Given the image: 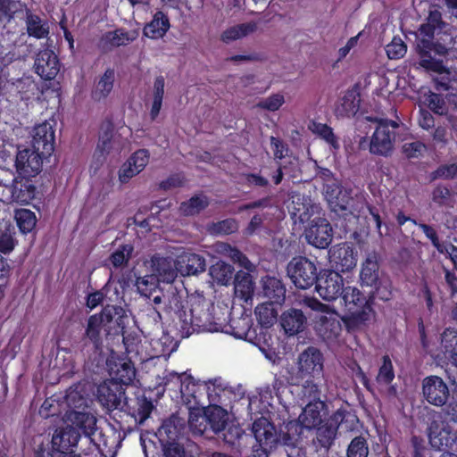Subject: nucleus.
I'll return each instance as SVG.
<instances>
[{"instance_id":"obj_1","label":"nucleus","mask_w":457,"mask_h":457,"mask_svg":"<svg viewBox=\"0 0 457 457\" xmlns=\"http://www.w3.org/2000/svg\"><path fill=\"white\" fill-rule=\"evenodd\" d=\"M453 33V26L443 20L441 12L435 9L429 11L416 34L414 50L418 65L427 72L441 75L432 79L434 88L439 92L451 88L447 62L457 54Z\"/></svg>"},{"instance_id":"obj_2","label":"nucleus","mask_w":457,"mask_h":457,"mask_svg":"<svg viewBox=\"0 0 457 457\" xmlns=\"http://www.w3.org/2000/svg\"><path fill=\"white\" fill-rule=\"evenodd\" d=\"M128 315L119 305H106L99 313L90 315L87 320L85 332L76 347L83 353H97L104 346L102 332L105 337L124 334Z\"/></svg>"},{"instance_id":"obj_3","label":"nucleus","mask_w":457,"mask_h":457,"mask_svg":"<svg viewBox=\"0 0 457 457\" xmlns=\"http://www.w3.org/2000/svg\"><path fill=\"white\" fill-rule=\"evenodd\" d=\"M340 297L347 312L344 322L349 329H356L367 325L375 315L373 304L378 296L371 292L366 295L358 287L347 286Z\"/></svg>"},{"instance_id":"obj_4","label":"nucleus","mask_w":457,"mask_h":457,"mask_svg":"<svg viewBox=\"0 0 457 457\" xmlns=\"http://www.w3.org/2000/svg\"><path fill=\"white\" fill-rule=\"evenodd\" d=\"M189 313L184 310L177 312V329L180 337L187 338L193 333L211 331L212 316L210 312L212 304L204 295L196 294L189 297Z\"/></svg>"},{"instance_id":"obj_5","label":"nucleus","mask_w":457,"mask_h":457,"mask_svg":"<svg viewBox=\"0 0 457 457\" xmlns=\"http://www.w3.org/2000/svg\"><path fill=\"white\" fill-rule=\"evenodd\" d=\"M359 283L361 287H370V292L379 300L386 302L392 298L391 283L382 278L379 255L376 252L369 253L361 262Z\"/></svg>"},{"instance_id":"obj_6","label":"nucleus","mask_w":457,"mask_h":457,"mask_svg":"<svg viewBox=\"0 0 457 457\" xmlns=\"http://www.w3.org/2000/svg\"><path fill=\"white\" fill-rule=\"evenodd\" d=\"M287 274L295 287L309 289L315 286L320 273L317 264L305 256H295L287 265Z\"/></svg>"},{"instance_id":"obj_7","label":"nucleus","mask_w":457,"mask_h":457,"mask_svg":"<svg viewBox=\"0 0 457 457\" xmlns=\"http://www.w3.org/2000/svg\"><path fill=\"white\" fill-rule=\"evenodd\" d=\"M162 384L169 390H179L183 395L190 396L195 402L199 401L202 391L209 394L210 390V386L205 381L195 380L190 374H179L169 370L164 371Z\"/></svg>"},{"instance_id":"obj_8","label":"nucleus","mask_w":457,"mask_h":457,"mask_svg":"<svg viewBox=\"0 0 457 457\" xmlns=\"http://www.w3.org/2000/svg\"><path fill=\"white\" fill-rule=\"evenodd\" d=\"M427 418L426 431L430 445L438 451L448 449L453 439L454 430L439 411L430 410Z\"/></svg>"},{"instance_id":"obj_9","label":"nucleus","mask_w":457,"mask_h":457,"mask_svg":"<svg viewBox=\"0 0 457 457\" xmlns=\"http://www.w3.org/2000/svg\"><path fill=\"white\" fill-rule=\"evenodd\" d=\"M399 128L400 124L395 120H378L376 129L370 139V152L380 156L390 155L396 137L395 129Z\"/></svg>"},{"instance_id":"obj_10","label":"nucleus","mask_w":457,"mask_h":457,"mask_svg":"<svg viewBox=\"0 0 457 457\" xmlns=\"http://www.w3.org/2000/svg\"><path fill=\"white\" fill-rule=\"evenodd\" d=\"M252 432L257 442L249 457H269V452L278 446L277 429L267 418L256 419L252 425Z\"/></svg>"},{"instance_id":"obj_11","label":"nucleus","mask_w":457,"mask_h":457,"mask_svg":"<svg viewBox=\"0 0 457 457\" xmlns=\"http://www.w3.org/2000/svg\"><path fill=\"white\" fill-rule=\"evenodd\" d=\"M348 414L345 410L338 409L328 419H325L321 424L314 428L316 431L312 444L317 451L324 450L327 453L330 449L337 438L339 426Z\"/></svg>"},{"instance_id":"obj_12","label":"nucleus","mask_w":457,"mask_h":457,"mask_svg":"<svg viewBox=\"0 0 457 457\" xmlns=\"http://www.w3.org/2000/svg\"><path fill=\"white\" fill-rule=\"evenodd\" d=\"M345 287L343 277L333 270L320 271L315 284L317 293L325 301H333L341 296Z\"/></svg>"},{"instance_id":"obj_13","label":"nucleus","mask_w":457,"mask_h":457,"mask_svg":"<svg viewBox=\"0 0 457 457\" xmlns=\"http://www.w3.org/2000/svg\"><path fill=\"white\" fill-rule=\"evenodd\" d=\"M424 399L431 405L443 407L450 398V389L444 379L436 375L427 376L422 380Z\"/></svg>"},{"instance_id":"obj_14","label":"nucleus","mask_w":457,"mask_h":457,"mask_svg":"<svg viewBox=\"0 0 457 457\" xmlns=\"http://www.w3.org/2000/svg\"><path fill=\"white\" fill-rule=\"evenodd\" d=\"M323 355L321 352L309 346L298 357V373L301 378H319L323 372Z\"/></svg>"},{"instance_id":"obj_15","label":"nucleus","mask_w":457,"mask_h":457,"mask_svg":"<svg viewBox=\"0 0 457 457\" xmlns=\"http://www.w3.org/2000/svg\"><path fill=\"white\" fill-rule=\"evenodd\" d=\"M330 223L325 218H315L305 231L307 242L320 249H325L332 242L333 234Z\"/></svg>"},{"instance_id":"obj_16","label":"nucleus","mask_w":457,"mask_h":457,"mask_svg":"<svg viewBox=\"0 0 457 457\" xmlns=\"http://www.w3.org/2000/svg\"><path fill=\"white\" fill-rule=\"evenodd\" d=\"M51 155H43L39 151H20L16 156L15 166L19 175L34 178L42 169L43 159Z\"/></svg>"},{"instance_id":"obj_17","label":"nucleus","mask_w":457,"mask_h":457,"mask_svg":"<svg viewBox=\"0 0 457 457\" xmlns=\"http://www.w3.org/2000/svg\"><path fill=\"white\" fill-rule=\"evenodd\" d=\"M329 262L339 273L352 270L357 263V253L348 243L338 245L329 251Z\"/></svg>"},{"instance_id":"obj_18","label":"nucleus","mask_w":457,"mask_h":457,"mask_svg":"<svg viewBox=\"0 0 457 457\" xmlns=\"http://www.w3.org/2000/svg\"><path fill=\"white\" fill-rule=\"evenodd\" d=\"M34 70L42 79H54L60 71L58 56L51 49L40 50L35 58Z\"/></svg>"},{"instance_id":"obj_19","label":"nucleus","mask_w":457,"mask_h":457,"mask_svg":"<svg viewBox=\"0 0 457 457\" xmlns=\"http://www.w3.org/2000/svg\"><path fill=\"white\" fill-rule=\"evenodd\" d=\"M125 388L116 380L108 379L97 386V401L106 409L112 411L119 407Z\"/></svg>"},{"instance_id":"obj_20","label":"nucleus","mask_w":457,"mask_h":457,"mask_svg":"<svg viewBox=\"0 0 457 457\" xmlns=\"http://www.w3.org/2000/svg\"><path fill=\"white\" fill-rule=\"evenodd\" d=\"M150 153L142 148L135 151L122 164L119 170V179L121 183H128L130 179L139 174L148 164Z\"/></svg>"},{"instance_id":"obj_21","label":"nucleus","mask_w":457,"mask_h":457,"mask_svg":"<svg viewBox=\"0 0 457 457\" xmlns=\"http://www.w3.org/2000/svg\"><path fill=\"white\" fill-rule=\"evenodd\" d=\"M10 191L12 202L26 205L36 197L37 187L32 179L19 175L13 179Z\"/></svg>"},{"instance_id":"obj_22","label":"nucleus","mask_w":457,"mask_h":457,"mask_svg":"<svg viewBox=\"0 0 457 457\" xmlns=\"http://www.w3.org/2000/svg\"><path fill=\"white\" fill-rule=\"evenodd\" d=\"M54 130L53 127L43 122L34 128L32 146L43 155H52L54 151Z\"/></svg>"},{"instance_id":"obj_23","label":"nucleus","mask_w":457,"mask_h":457,"mask_svg":"<svg viewBox=\"0 0 457 457\" xmlns=\"http://www.w3.org/2000/svg\"><path fill=\"white\" fill-rule=\"evenodd\" d=\"M80 437V433L72 426L68 425L63 428H58L52 437L51 451H74Z\"/></svg>"},{"instance_id":"obj_24","label":"nucleus","mask_w":457,"mask_h":457,"mask_svg":"<svg viewBox=\"0 0 457 457\" xmlns=\"http://www.w3.org/2000/svg\"><path fill=\"white\" fill-rule=\"evenodd\" d=\"M306 429L296 420H289L277 431L278 445L281 444L292 448V451L301 449L298 444L302 441L303 430Z\"/></svg>"},{"instance_id":"obj_25","label":"nucleus","mask_w":457,"mask_h":457,"mask_svg":"<svg viewBox=\"0 0 457 457\" xmlns=\"http://www.w3.org/2000/svg\"><path fill=\"white\" fill-rule=\"evenodd\" d=\"M324 195L335 212L346 211L353 200L351 190H347L337 183L327 184Z\"/></svg>"},{"instance_id":"obj_26","label":"nucleus","mask_w":457,"mask_h":457,"mask_svg":"<svg viewBox=\"0 0 457 457\" xmlns=\"http://www.w3.org/2000/svg\"><path fill=\"white\" fill-rule=\"evenodd\" d=\"M112 380H116L122 386L131 385L136 378V368L129 359L119 358L109 364Z\"/></svg>"},{"instance_id":"obj_27","label":"nucleus","mask_w":457,"mask_h":457,"mask_svg":"<svg viewBox=\"0 0 457 457\" xmlns=\"http://www.w3.org/2000/svg\"><path fill=\"white\" fill-rule=\"evenodd\" d=\"M153 270L159 282L172 283L177 276L179 267H177L176 262L170 257L154 256L152 258Z\"/></svg>"},{"instance_id":"obj_28","label":"nucleus","mask_w":457,"mask_h":457,"mask_svg":"<svg viewBox=\"0 0 457 457\" xmlns=\"http://www.w3.org/2000/svg\"><path fill=\"white\" fill-rule=\"evenodd\" d=\"M170 26L169 16L162 11H157L143 28V35L153 40L161 39L170 30Z\"/></svg>"},{"instance_id":"obj_29","label":"nucleus","mask_w":457,"mask_h":457,"mask_svg":"<svg viewBox=\"0 0 457 457\" xmlns=\"http://www.w3.org/2000/svg\"><path fill=\"white\" fill-rule=\"evenodd\" d=\"M327 404L324 401L308 402L305 403L298 421L307 429L312 430L324 420L321 419V412L325 411Z\"/></svg>"},{"instance_id":"obj_30","label":"nucleus","mask_w":457,"mask_h":457,"mask_svg":"<svg viewBox=\"0 0 457 457\" xmlns=\"http://www.w3.org/2000/svg\"><path fill=\"white\" fill-rule=\"evenodd\" d=\"M360 95L354 90H347L345 94L338 99L335 106V115L337 119L353 117L360 108Z\"/></svg>"},{"instance_id":"obj_31","label":"nucleus","mask_w":457,"mask_h":457,"mask_svg":"<svg viewBox=\"0 0 457 457\" xmlns=\"http://www.w3.org/2000/svg\"><path fill=\"white\" fill-rule=\"evenodd\" d=\"M68 420L80 435L83 434L87 437H91L97 429V420L96 416L90 412L71 411L68 414Z\"/></svg>"},{"instance_id":"obj_32","label":"nucleus","mask_w":457,"mask_h":457,"mask_svg":"<svg viewBox=\"0 0 457 457\" xmlns=\"http://www.w3.org/2000/svg\"><path fill=\"white\" fill-rule=\"evenodd\" d=\"M263 295L271 303L282 305L286 300V287L281 279L265 276L262 279Z\"/></svg>"},{"instance_id":"obj_33","label":"nucleus","mask_w":457,"mask_h":457,"mask_svg":"<svg viewBox=\"0 0 457 457\" xmlns=\"http://www.w3.org/2000/svg\"><path fill=\"white\" fill-rule=\"evenodd\" d=\"M177 264L179 271L187 276L196 275L205 270V259L195 253H183L179 256Z\"/></svg>"},{"instance_id":"obj_34","label":"nucleus","mask_w":457,"mask_h":457,"mask_svg":"<svg viewBox=\"0 0 457 457\" xmlns=\"http://www.w3.org/2000/svg\"><path fill=\"white\" fill-rule=\"evenodd\" d=\"M11 55L4 58V62L0 64V78H9L16 81L23 79L25 59L20 53Z\"/></svg>"},{"instance_id":"obj_35","label":"nucleus","mask_w":457,"mask_h":457,"mask_svg":"<svg viewBox=\"0 0 457 457\" xmlns=\"http://www.w3.org/2000/svg\"><path fill=\"white\" fill-rule=\"evenodd\" d=\"M24 84L23 79L16 81L9 78H0V102L13 104L22 100Z\"/></svg>"},{"instance_id":"obj_36","label":"nucleus","mask_w":457,"mask_h":457,"mask_svg":"<svg viewBox=\"0 0 457 457\" xmlns=\"http://www.w3.org/2000/svg\"><path fill=\"white\" fill-rule=\"evenodd\" d=\"M280 323L286 334L294 336L303 329L306 317L301 310L292 308L283 312Z\"/></svg>"},{"instance_id":"obj_37","label":"nucleus","mask_w":457,"mask_h":457,"mask_svg":"<svg viewBox=\"0 0 457 457\" xmlns=\"http://www.w3.org/2000/svg\"><path fill=\"white\" fill-rule=\"evenodd\" d=\"M154 409L153 401L147 398L145 394L137 395L133 404L129 405L130 415L140 425L150 418Z\"/></svg>"},{"instance_id":"obj_38","label":"nucleus","mask_w":457,"mask_h":457,"mask_svg":"<svg viewBox=\"0 0 457 457\" xmlns=\"http://www.w3.org/2000/svg\"><path fill=\"white\" fill-rule=\"evenodd\" d=\"M25 22L27 33L29 37H32L36 39H43L48 37V21L33 13L29 9H26Z\"/></svg>"},{"instance_id":"obj_39","label":"nucleus","mask_w":457,"mask_h":457,"mask_svg":"<svg viewBox=\"0 0 457 457\" xmlns=\"http://www.w3.org/2000/svg\"><path fill=\"white\" fill-rule=\"evenodd\" d=\"M115 78L116 75L114 69L107 68L104 74L100 76L99 79L96 82L95 87L91 93L92 98L98 102L105 99L112 91Z\"/></svg>"},{"instance_id":"obj_40","label":"nucleus","mask_w":457,"mask_h":457,"mask_svg":"<svg viewBox=\"0 0 457 457\" xmlns=\"http://www.w3.org/2000/svg\"><path fill=\"white\" fill-rule=\"evenodd\" d=\"M235 295L247 302L252 298L254 289V284L250 273L239 270L234 277Z\"/></svg>"},{"instance_id":"obj_41","label":"nucleus","mask_w":457,"mask_h":457,"mask_svg":"<svg viewBox=\"0 0 457 457\" xmlns=\"http://www.w3.org/2000/svg\"><path fill=\"white\" fill-rule=\"evenodd\" d=\"M215 252L222 256L229 258L233 262L238 263L239 266L251 270L253 264L249 259L239 249L232 246L228 243L218 242L214 245Z\"/></svg>"},{"instance_id":"obj_42","label":"nucleus","mask_w":457,"mask_h":457,"mask_svg":"<svg viewBox=\"0 0 457 457\" xmlns=\"http://www.w3.org/2000/svg\"><path fill=\"white\" fill-rule=\"evenodd\" d=\"M317 331L323 340L335 341L341 334L342 326L335 318L321 317Z\"/></svg>"},{"instance_id":"obj_43","label":"nucleus","mask_w":457,"mask_h":457,"mask_svg":"<svg viewBox=\"0 0 457 457\" xmlns=\"http://www.w3.org/2000/svg\"><path fill=\"white\" fill-rule=\"evenodd\" d=\"M441 345L453 366L457 368V329L446 328L441 334Z\"/></svg>"},{"instance_id":"obj_44","label":"nucleus","mask_w":457,"mask_h":457,"mask_svg":"<svg viewBox=\"0 0 457 457\" xmlns=\"http://www.w3.org/2000/svg\"><path fill=\"white\" fill-rule=\"evenodd\" d=\"M256 29L257 23L255 21L240 23L224 30L221 34V39L223 42L228 43L246 37L255 32Z\"/></svg>"},{"instance_id":"obj_45","label":"nucleus","mask_w":457,"mask_h":457,"mask_svg":"<svg viewBox=\"0 0 457 457\" xmlns=\"http://www.w3.org/2000/svg\"><path fill=\"white\" fill-rule=\"evenodd\" d=\"M209 199L204 194L195 195L179 205V211L185 216H194L209 206Z\"/></svg>"},{"instance_id":"obj_46","label":"nucleus","mask_w":457,"mask_h":457,"mask_svg":"<svg viewBox=\"0 0 457 457\" xmlns=\"http://www.w3.org/2000/svg\"><path fill=\"white\" fill-rule=\"evenodd\" d=\"M113 133L114 126L111 120L102 124L98 143L96 149V152L100 153V155L105 156L110 154L112 150Z\"/></svg>"},{"instance_id":"obj_47","label":"nucleus","mask_w":457,"mask_h":457,"mask_svg":"<svg viewBox=\"0 0 457 457\" xmlns=\"http://www.w3.org/2000/svg\"><path fill=\"white\" fill-rule=\"evenodd\" d=\"M234 268L232 265L226 263L222 261L217 262L210 268V274L212 278L220 285L228 286L230 284L233 275Z\"/></svg>"},{"instance_id":"obj_48","label":"nucleus","mask_w":457,"mask_h":457,"mask_svg":"<svg viewBox=\"0 0 457 457\" xmlns=\"http://www.w3.org/2000/svg\"><path fill=\"white\" fill-rule=\"evenodd\" d=\"M205 416L210 428L216 435L225 430L228 421V413L224 409L220 406H214Z\"/></svg>"},{"instance_id":"obj_49","label":"nucleus","mask_w":457,"mask_h":457,"mask_svg":"<svg viewBox=\"0 0 457 457\" xmlns=\"http://www.w3.org/2000/svg\"><path fill=\"white\" fill-rule=\"evenodd\" d=\"M275 304V303L268 301L255 307L254 313L262 326L270 327L276 321L278 311L274 308Z\"/></svg>"},{"instance_id":"obj_50","label":"nucleus","mask_w":457,"mask_h":457,"mask_svg":"<svg viewBox=\"0 0 457 457\" xmlns=\"http://www.w3.org/2000/svg\"><path fill=\"white\" fill-rule=\"evenodd\" d=\"M17 226L22 234L31 232L37 224V217L34 212L29 209H18L14 212Z\"/></svg>"},{"instance_id":"obj_51","label":"nucleus","mask_w":457,"mask_h":457,"mask_svg":"<svg viewBox=\"0 0 457 457\" xmlns=\"http://www.w3.org/2000/svg\"><path fill=\"white\" fill-rule=\"evenodd\" d=\"M159 283L158 278L154 274H150L137 277L135 285L141 295L150 299L157 292Z\"/></svg>"},{"instance_id":"obj_52","label":"nucleus","mask_w":457,"mask_h":457,"mask_svg":"<svg viewBox=\"0 0 457 457\" xmlns=\"http://www.w3.org/2000/svg\"><path fill=\"white\" fill-rule=\"evenodd\" d=\"M134 247L130 244H123L110 255L109 262L113 268L119 269L127 266L130 260Z\"/></svg>"},{"instance_id":"obj_53","label":"nucleus","mask_w":457,"mask_h":457,"mask_svg":"<svg viewBox=\"0 0 457 457\" xmlns=\"http://www.w3.org/2000/svg\"><path fill=\"white\" fill-rule=\"evenodd\" d=\"M395 369L389 355L386 354L382 357V363L378 368L376 381L378 385L388 386L395 379Z\"/></svg>"},{"instance_id":"obj_54","label":"nucleus","mask_w":457,"mask_h":457,"mask_svg":"<svg viewBox=\"0 0 457 457\" xmlns=\"http://www.w3.org/2000/svg\"><path fill=\"white\" fill-rule=\"evenodd\" d=\"M431 200L438 207L452 206L453 193L446 185L440 183L433 188Z\"/></svg>"},{"instance_id":"obj_55","label":"nucleus","mask_w":457,"mask_h":457,"mask_svg":"<svg viewBox=\"0 0 457 457\" xmlns=\"http://www.w3.org/2000/svg\"><path fill=\"white\" fill-rule=\"evenodd\" d=\"M369 445L367 438L362 436L353 437L346 449V457H368Z\"/></svg>"},{"instance_id":"obj_56","label":"nucleus","mask_w":457,"mask_h":457,"mask_svg":"<svg viewBox=\"0 0 457 457\" xmlns=\"http://www.w3.org/2000/svg\"><path fill=\"white\" fill-rule=\"evenodd\" d=\"M310 129L314 134L325 140L332 147H339L337 137L334 134L333 129L330 126L325 123L313 121L310 126Z\"/></svg>"},{"instance_id":"obj_57","label":"nucleus","mask_w":457,"mask_h":457,"mask_svg":"<svg viewBox=\"0 0 457 457\" xmlns=\"http://www.w3.org/2000/svg\"><path fill=\"white\" fill-rule=\"evenodd\" d=\"M419 228L424 233V235L430 240L432 245L437 250L439 253H448V246L450 242H441L436 229L425 223H420Z\"/></svg>"},{"instance_id":"obj_58","label":"nucleus","mask_w":457,"mask_h":457,"mask_svg":"<svg viewBox=\"0 0 457 457\" xmlns=\"http://www.w3.org/2000/svg\"><path fill=\"white\" fill-rule=\"evenodd\" d=\"M302 404L307 403L308 402L321 401L320 400V390L313 380L307 379L304 384L302 385L299 392Z\"/></svg>"},{"instance_id":"obj_59","label":"nucleus","mask_w":457,"mask_h":457,"mask_svg":"<svg viewBox=\"0 0 457 457\" xmlns=\"http://www.w3.org/2000/svg\"><path fill=\"white\" fill-rule=\"evenodd\" d=\"M457 178V162L441 164L429 174L430 181L437 179H453Z\"/></svg>"},{"instance_id":"obj_60","label":"nucleus","mask_w":457,"mask_h":457,"mask_svg":"<svg viewBox=\"0 0 457 457\" xmlns=\"http://www.w3.org/2000/svg\"><path fill=\"white\" fill-rule=\"evenodd\" d=\"M402 152L409 160L420 159L427 152V145L421 141L407 142L403 145Z\"/></svg>"},{"instance_id":"obj_61","label":"nucleus","mask_w":457,"mask_h":457,"mask_svg":"<svg viewBox=\"0 0 457 457\" xmlns=\"http://www.w3.org/2000/svg\"><path fill=\"white\" fill-rule=\"evenodd\" d=\"M411 457H432L425 439L420 436L411 437Z\"/></svg>"},{"instance_id":"obj_62","label":"nucleus","mask_w":457,"mask_h":457,"mask_svg":"<svg viewBox=\"0 0 457 457\" xmlns=\"http://www.w3.org/2000/svg\"><path fill=\"white\" fill-rule=\"evenodd\" d=\"M285 98L282 94L277 93L272 94L265 99L258 102L256 106L262 110H267L270 112H276L279 110V108L284 104Z\"/></svg>"},{"instance_id":"obj_63","label":"nucleus","mask_w":457,"mask_h":457,"mask_svg":"<svg viewBox=\"0 0 457 457\" xmlns=\"http://www.w3.org/2000/svg\"><path fill=\"white\" fill-rule=\"evenodd\" d=\"M237 228V222L232 218L220 220L212 225V231L216 234L229 235L236 232Z\"/></svg>"},{"instance_id":"obj_64","label":"nucleus","mask_w":457,"mask_h":457,"mask_svg":"<svg viewBox=\"0 0 457 457\" xmlns=\"http://www.w3.org/2000/svg\"><path fill=\"white\" fill-rule=\"evenodd\" d=\"M386 50L389 59H400L406 54L407 48L401 38L394 37Z\"/></svg>"}]
</instances>
